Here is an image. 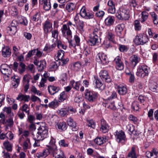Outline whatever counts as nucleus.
Wrapping results in <instances>:
<instances>
[{"mask_svg":"<svg viewBox=\"0 0 158 158\" xmlns=\"http://www.w3.org/2000/svg\"><path fill=\"white\" fill-rule=\"evenodd\" d=\"M147 153V156L148 158H156L157 157L158 152L153 150L152 152H148Z\"/></svg>","mask_w":158,"mask_h":158,"instance_id":"473e14b6","label":"nucleus"},{"mask_svg":"<svg viewBox=\"0 0 158 158\" xmlns=\"http://www.w3.org/2000/svg\"><path fill=\"white\" fill-rule=\"evenodd\" d=\"M101 121L100 130L102 132L106 133L109 131V126L104 119H102Z\"/></svg>","mask_w":158,"mask_h":158,"instance_id":"4468645a","label":"nucleus"},{"mask_svg":"<svg viewBox=\"0 0 158 158\" xmlns=\"http://www.w3.org/2000/svg\"><path fill=\"white\" fill-rule=\"evenodd\" d=\"M114 21L113 17L108 16L105 19V23L106 26H110L113 24Z\"/></svg>","mask_w":158,"mask_h":158,"instance_id":"cd10ccee","label":"nucleus"},{"mask_svg":"<svg viewBox=\"0 0 158 158\" xmlns=\"http://www.w3.org/2000/svg\"><path fill=\"white\" fill-rule=\"evenodd\" d=\"M108 108L113 110H115L116 109V107L115 106L114 102H111L109 104H107Z\"/></svg>","mask_w":158,"mask_h":158,"instance_id":"774afa93","label":"nucleus"},{"mask_svg":"<svg viewBox=\"0 0 158 158\" xmlns=\"http://www.w3.org/2000/svg\"><path fill=\"white\" fill-rule=\"evenodd\" d=\"M106 36L109 41L114 42V40L115 37V35L112 32L108 31L107 32Z\"/></svg>","mask_w":158,"mask_h":158,"instance_id":"a19ab883","label":"nucleus"},{"mask_svg":"<svg viewBox=\"0 0 158 158\" xmlns=\"http://www.w3.org/2000/svg\"><path fill=\"white\" fill-rule=\"evenodd\" d=\"M38 131L36 134L38 140H43L46 138L48 134V127L44 125H41L38 129Z\"/></svg>","mask_w":158,"mask_h":158,"instance_id":"f257e3e1","label":"nucleus"},{"mask_svg":"<svg viewBox=\"0 0 158 158\" xmlns=\"http://www.w3.org/2000/svg\"><path fill=\"white\" fill-rule=\"evenodd\" d=\"M84 23L82 21L79 20L77 25V29L81 33H82L84 31Z\"/></svg>","mask_w":158,"mask_h":158,"instance_id":"bb28decb","label":"nucleus"},{"mask_svg":"<svg viewBox=\"0 0 158 158\" xmlns=\"http://www.w3.org/2000/svg\"><path fill=\"white\" fill-rule=\"evenodd\" d=\"M2 54L4 57H9L11 55V50L7 47H3Z\"/></svg>","mask_w":158,"mask_h":158,"instance_id":"aec40b11","label":"nucleus"},{"mask_svg":"<svg viewBox=\"0 0 158 158\" xmlns=\"http://www.w3.org/2000/svg\"><path fill=\"white\" fill-rule=\"evenodd\" d=\"M3 145L5 149L8 151L11 152L12 151L13 145L8 140L5 141L3 143Z\"/></svg>","mask_w":158,"mask_h":158,"instance_id":"393cba45","label":"nucleus"},{"mask_svg":"<svg viewBox=\"0 0 158 158\" xmlns=\"http://www.w3.org/2000/svg\"><path fill=\"white\" fill-rule=\"evenodd\" d=\"M7 30L10 31L11 33L13 35L15 34L17 31L16 27L9 26L7 28Z\"/></svg>","mask_w":158,"mask_h":158,"instance_id":"3c124183","label":"nucleus"},{"mask_svg":"<svg viewBox=\"0 0 158 158\" xmlns=\"http://www.w3.org/2000/svg\"><path fill=\"white\" fill-rule=\"evenodd\" d=\"M6 125L10 128L12 127L14 125V123L13 119L10 117L6 120Z\"/></svg>","mask_w":158,"mask_h":158,"instance_id":"79ce46f5","label":"nucleus"},{"mask_svg":"<svg viewBox=\"0 0 158 158\" xmlns=\"http://www.w3.org/2000/svg\"><path fill=\"white\" fill-rule=\"evenodd\" d=\"M127 128L131 133L135 129V127L131 124H129L127 126Z\"/></svg>","mask_w":158,"mask_h":158,"instance_id":"338daca9","label":"nucleus"},{"mask_svg":"<svg viewBox=\"0 0 158 158\" xmlns=\"http://www.w3.org/2000/svg\"><path fill=\"white\" fill-rule=\"evenodd\" d=\"M86 12L85 7H83L81 9L80 14L81 16L83 17H84L86 16Z\"/></svg>","mask_w":158,"mask_h":158,"instance_id":"e2e57ef3","label":"nucleus"},{"mask_svg":"<svg viewBox=\"0 0 158 158\" xmlns=\"http://www.w3.org/2000/svg\"><path fill=\"white\" fill-rule=\"evenodd\" d=\"M57 125L58 128L61 131H65L67 128L66 123L64 122H60L58 123Z\"/></svg>","mask_w":158,"mask_h":158,"instance_id":"72a5a7b5","label":"nucleus"},{"mask_svg":"<svg viewBox=\"0 0 158 158\" xmlns=\"http://www.w3.org/2000/svg\"><path fill=\"white\" fill-rule=\"evenodd\" d=\"M108 76L107 72L106 70H102L100 73V77L102 80Z\"/></svg>","mask_w":158,"mask_h":158,"instance_id":"de8ad7c7","label":"nucleus"},{"mask_svg":"<svg viewBox=\"0 0 158 158\" xmlns=\"http://www.w3.org/2000/svg\"><path fill=\"white\" fill-rule=\"evenodd\" d=\"M43 29L44 34V36L48 37V33H50L52 29V24L49 20L46 21L43 26Z\"/></svg>","mask_w":158,"mask_h":158,"instance_id":"39448f33","label":"nucleus"},{"mask_svg":"<svg viewBox=\"0 0 158 158\" xmlns=\"http://www.w3.org/2000/svg\"><path fill=\"white\" fill-rule=\"evenodd\" d=\"M89 39L88 42L89 44L91 46H95L97 43L98 42V39L99 37L97 36H94L91 35H90Z\"/></svg>","mask_w":158,"mask_h":158,"instance_id":"dca6fc26","label":"nucleus"},{"mask_svg":"<svg viewBox=\"0 0 158 158\" xmlns=\"http://www.w3.org/2000/svg\"><path fill=\"white\" fill-rule=\"evenodd\" d=\"M137 156L135 152V148L134 147L132 148L131 151L128 155L127 158H137Z\"/></svg>","mask_w":158,"mask_h":158,"instance_id":"7c9ffc66","label":"nucleus"},{"mask_svg":"<svg viewBox=\"0 0 158 158\" xmlns=\"http://www.w3.org/2000/svg\"><path fill=\"white\" fill-rule=\"evenodd\" d=\"M124 65L122 62L116 64V69L119 70H122L124 69Z\"/></svg>","mask_w":158,"mask_h":158,"instance_id":"4d7b16f0","label":"nucleus"},{"mask_svg":"<svg viewBox=\"0 0 158 158\" xmlns=\"http://www.w3.org/2000/svg\"><path fill=\"white\" fill-rule=\"evenodd\" d=\"M88 125L89 127L94 128L95 127V123L92 120H87Z\"/></svg>","mask_w":158,"mask_h":158,"instance_id":"69168bd1","label":"nucleus"},{"mask_svg":"<svg viewBox=\"0 0 158 158\" xmlns=\"http://www.w3.org/2000/svg\"><path fill=\"white\" fill-rule=\"evenodd\" d=\"M50 153V152L49 150L46 149L44 150L42 152H40L36 153V156L39 158H45Z\"/></svg>","mask_w":158,"mask_h":158,"instance_id":"6ab92c4d","label":"nucleus"},{"mask_svg":"<svg viewBox=\"0 0 158 158\" xmlns=\"http://www.w3.org/2000/svg\"><path fill=\"white\" fill-rule=\"evenodd\" d=\"M52 33V37L56 40H57L59 32L57 30H54L51 31Z\"/></svg>","mask_w":158,"mask_h":158,"instance_id":"09e8293b","label":"nucleus"},{"mask_svg":"<svg viewBox=\"0 0 158 158\" xmlns=\"http://www.w3.org/2000/svg\"><path fill=\"white\" fill-rule=\"evenodd\" d=\"M84 61L85 62V65H89L92 61V58L89 56L85 59Z\"/></svg>","mask_w":158,"mask_h":158,"instance_id":"bf43d9fd","label":"nucleus"},{"mask_svg":"<svg viewBox=\"0 0 158 158\" xmlns=\"http://www.w3.org/2000/svg\"><path fill=\"white\" fill-rule=\"evenodd\" d=\"M40 5H43L44 10L48 11L51 8V4L50 0H39Z\"/></svg>","mask_w":158,"mask_h":158,"instance_id":"9b49d317","label":"nucleus"},{"mask_svg":"<svg viewBox=\"0 0 158 158\" xmlns=\"http://www.w3.org/2000/svg\"><path fill=\"white\" fill-rule=\"evenodd\" d=\"M40 17V14L39 13H36L34 15H33L31 17V20L33 21L37 22L38 21Z\"/></svg>","mask_w":158,"mask_h":158,"instance_id":"603ef678","label":"nucleus"},{"mask_svg":"<svg viewBox=\"0 0 158 158\" xmlns=\"http://www.w3.org/2000/svg\"><path fill=\"white\" fill-rule=\"evenodd\" d=\"M95 84L96 87L100 90H103L104 89L105 85L98 79L95 80Z\"/></svg>","mask_w":158,"mask_h":158,"instance_id":"c85d7f7f","label":"nucleus"},{"mask_svg":"<svg viewBox=\"0 0 158 158\" xmlns=\"http://www.w3.org/2000/svg\"><path fill=\"white\" fill-rule=\"evenodd\" d=\"M131 107L134 110L138 111L139 109L138 102L137 101H134L132 104Z\"/></svg>","mask_w":158,"mask_h":158,"instance_id":"49530a36","label":"nucleus"},{"mask_svg":"<svg viewBox=\"0 0 158 158\" xmlns=\"http://www.w3.org/2000/svg\"><path fill=\"white\" fill-rule=\"evenodd\" d=\"M0 70L2 73L7 77H10L9 75L12 72L10 68L6 64H3L1 65Z\"/></svg>","mask_w":158,"mask_h":158,"instance_id":"1a4fd4ad","label":"nucleus"},{"mask_svg":"<svg viewBox=\"0 0 158 158\" xmlns=\"http://www.w3.org/2000/svg\"><path fill=\"white\" fill-rule=\"evenodd\" d=\"M67 122L69 126L72 127L73 129H75V130H76L77 128L76 123L70 117L68 118Z\"/></svg>","mask_w":158,"mask_h":158,"instance_id":"2f4dec72","label":"nucleus"},{"mask_svg":"<svg viewBox=\"0 0 158 158\" xmlns=\"http://www.w3.org/2000/svg\"><path fill=\"white\" fill-rule=\"evenodd\" d=\"M105 14V12L102 10H99L95 14V15L100 19H102Z\"/></svg>","mask_w":158,"mask_h":158,"instance_id":"c03bdc74","label":"nucleus"},{"mask_svg":"<svg viewBox=\"0 0 158 158\" xmlns=\"http://www.w3.org/2000/svg\"><path fill=\"white\" fill-rule=\"evenodd\" d=\"M55 139H51L50 141L49 145H47V146L48 148L47 149L49 150L50 152L53 150H55L57 148V147L55 144Z\"/></svg>","mask_w":158,"mask_h":158,"instance_id":"4be33fe9","label":"nucleus"},{"mask_svg":"<svg viewBox=\"0 0 158 158\" xmlns=\"http://www.w3.org/2000/svg\"><path fill=\"white\" fill-rule=\"evenodd\" d=\"M60 89V88L59 87L55 86L53 85H50L48 87V92L52 95H53L58 92Z\"/></svg>","mask_w":158,"mask_h":158,"instance_id":"a211bd4d","label":"nucleus"},{"mask_svg":"<svg viewBox=\"0 0 158 158\" xmlns=\"http://www.w3.org/2000/svg\"><path fill=\"white\" fill-rule=\"evenodd\" d=\"M149 74V71L147 66L143 65L139 66L136 75L139 77L143 78L147 76Z\"/></svg>","mask_w":158,"mask_h":158,"instance_id":"f03ea898","label":"nucleus"},{"mask_svg":"<svg viewBox=\"0 0 158 158\" xmlns=\"http://www.w3.org/2000/svg\"><path fill=\"white\" fill-rule=\"evenodd\" d=\"M118 49L121 52H126L128 49V48L126 46L123 45H119Z\"/></svg>","mask_w":158,"mask_h":158,"instance_id":"864d4df0","label":"nucleus"},{"mask_svg":"<svg viewBox=\"0 0 158 158\" xmlns=\"http://www.w3.org/2000/svg\"><path fill=\"white\" fill-rule=\"evenodd\" d=\"M147 36L145 34L136 36L134 41L137 45H143L148 41Z\"/></svg>","mask_w":158,"mask_h":158,"instance_id":"423d86ee","label":"nucleus"},{"mask_svg":"<svg viewBox=\"0 0 158 158\" xmlns=\"http://www.w3.org/2000/svg\"><path fill=\"white\" fill-rule=\"evenodd\" d=\"M125 27L124 24H121L118 25L115 28V30L117 35L120 36L121 34V32Z\"/></svg>","mask_w":158,"mask_h":158,"instance_id":"b1692460","label":"nucleus"},{"mask_svg":"<svg viewBox=\"0 0 158 158\" xmlns=\"http://www.w3.org/2000/svg\"><path fill=\"white\" fill-rule=\"evenodd\" d=\"M19 49L15 46H14L13 47V56H17L19 54Z\"/></svg>","mask_w":158,"mask_h":158,"instance_id":"8fccbe9b","label":"nucleus"},{"mask_svg":"<svg viewBox=\"0 0 158 158\" xmlns=\"http://www.w3.org/2000/svg\"><path fill=\"white\" fill-rule=\"evenodd\" d=\"M57 46L59 49H66L67 48V46L62 44L61 41L60 40H58L57 42Z\"/></svg>","mask_w":158,"mask_h":158,"instance_id":"6e6d98bb","label":"nucleus"},{"mask_svg":"<svg viewBox=\"0 0 158 158\" xmlns=\"http://www.w3.org/2000/svg\"><path fill=\"white\" fill-rule=\"evenodd\" d=\"M58 67V65L54 62L50 64L49 67V69L50 71H53L56 70Z\"/></svg>","mask_w":158,"mask_h":158,"instance_id":"c9c22d12","label":"nucleus"},{"mask_svg":"<svg viewBox=\"0 0 158 158\" xmlns=\"http://www.w3.org/2000/svg\"><path fill=\"white\" fill-rule=\"evenodd\" d=\"M72 25V22L69 21L67 24H64L63 25L62 28H61L62 33L63 35H65L66 33L68 35H70L72 34V32L70 30L69 26H71Z\"/></svg>","mask_w":158,"mask_h":158,"instance_id":"9d476101","label":"nucleus"},{"mask_svg":"<svg viewBox=\"0 0 158 158\" xmlns=\"http://www.w3.org/2000/svg\"><path fill=\"white\" fill-rule=\"evenodd\" d=\"M128 119L130 121H132L134 123H136L138 120L137 118L132 114H130L129 115Z\"/></svg>","mask_w":158,"mask_h":158,"instance_id":"052dcab7","label":"nucleus"},{"mask_svg":"<svg viewBox=\"0 0 158 158\" xmlns=\"http://www.w3.org/2000/svg\"><path fill=\"white\" fill-rule=\"evenodd\" d=\"M106 137H97L94 139V141L97 145H100L106 142Z\"/></svg>","mask_w":158,"mask_h":158,"instance_id":"412c9836","label":"nucleus"},{"mask_svg":"<svg viewBox=\"0 0 158 158\" xmlns=\"http://www.w3.org/2000/svg\"><path fill=\"white\" fill-rule=\"evenodd\" d=\"M85 98L89 102H93L96 100L98 94L96 92L91 91L87 89L85 90Z\"/></svg>","mask_w":158,"mask_h":158,"instance_id":"7ed1b4c3","label":"nucleus"},{"mask_svg":"<svg viewBox=\"0 0 158 158\" xmlns=\"http://www.w3.org/2000/svg\"><path fill=\"white\" fill-rule=\"evenodd\" d=\"M97 62L103 64H107L109 60L106 55L103 53H98L96 57Z\"/></svg>","mask_w":158,"mask_h":158,"instance_id":"0eeeda50","label":"nucleus"},{"mask_svg":"<svg viewBox=\"0 0 158 158\" xmlns=\"http://www.w3.org/2000/svg\"><path fill=\"white\" fill-rule=\"evenodd\" d=\"M56 61L55 62L56 63L57 65L63 66L64 64H66L68 62L69 60L67 58L66 59H55Z\"/></svg>","mask_w":158,"mask_h":158,"instance_id":"a878e982","label":"nucleus"},{"mask_svg":"<svg viewBox=\"0 0 158 158\" xmlns=\"http://www.w3.org/2000/svg\"><path fill=\"white\" fill-rule=\"evenodd\" d=\"M90 35L99 37L101 35V30L99 28H96L94 29L93 33H91Z\"/></svg>","mask_w":158,"mask_h":158,"instance_id":"e433bc0d","label":"nucleus"},{"mask_svg":"<svg viewBox=\"0 0 158 158\" xmlns=\"http://www.w3.org/2000/svg\"><path fill=\"white\" fill-rule=\"evenodd\" d=\"M153 110L152 109H150L148 112V117L151 120H154L153 117Z\"/></svg>","mask_w":158,"mask_h":158,"instance_id":"13d9d810","label":"nucleus"},{"mask_svg":"<svg viewBox=\"0 0 158 158\" xmlns=\"http://www.w3.org/2000/svg\"><path fill=\"white\" fill-rule=\"evenodd\" d=\"M28 109V106L25 104L23 105L22 107V110L23 111H24L27 113L28 115L29 114V110H27Z\"/></svg>","mask_w":158,"mask_h":158,"instance_id":"5fc2aeb1","label":"nucleus"},{"mask_svg":"<svg viewBox=\"0 0 158 158\" xmlns=\"http://www.w3.org/2000/svg\"><path fill=\"white\" fill-rule=\"evenodd\" d=\"M129 12L128 10L122 9L116 14V17L119 20H128L130 17Z\"/></svg>","mask_w":158,"mask_h":158,"instance_id":"20e7f679","label":"nucleus"},{"mask_svg":"<svg viewBox=\"0 0 158 158\" xmlns=\"http://www.w3.org/2000/svg\"><path fill=\"white\" fill-rule=\"evenodd\" d=\"M110 96L108 98V100H111L112 99H114L117 98V95L116 93L115 92L113 91L110 93Z\"/></svg>","mask_w":158,"mask_h":158,"instance_id":"680f3d73","label":"nucleus"},{"mask_svg":"<svg viewBox=\"0 0 158 158\" xmlns=\"http://www.w3.org/2000/svg\"><path fill=\"white\" fill-rule=\"evenodd\" d=\"M31 76L28 75H25L23 78V82L24 85V91L27 92L29 88V82Z\"/></svg>","mask_w":158,"mask_h":158,"instance_id":"f8f14e48","label":"nucleus"},{"mask_svg":"<svg viewBox=\"0 0 158 158\" xmlns=\"http://www.w3.org/2000/svg\"><path fill=\"white\" fill-rule=\"evenodd\" d=\"M67 98V94L65 92L63 91L60 93L59 98V102H62Z\"/></svg>","mask_w":158,"mask_h":158,"instance_id":"ea45409f","label":"nucleus"},{"mask_svg":"<svg viewBox=\"0 0 158 158\" xmlns=\"http://www.w3.org/2000/svg\"><path fill=\"white\" fill-rule=\"evenodd\" d=\"M64 52L62 50H60L58 51L57 56L55 58V59H64Z\"/></svg>","mask_w":158,"mask_h":158,"instance_id":"58836bf2","label":"nucleus"},{"mask_svg":"<svg viewBox=\"0 0 158 158\" xmlns=\"http://www.w3.org/2000/svg\"><path fill=\"white\" fill-rule=\"evenodd\" d=\"M75 42L76 45L79 46L80 45V39L77 35H75L74 36V40Z\"/></svg>","mask_w":158,"mask_h":158,"instance_id":"0e129e2a","label":"nucleus"},{"mask_svg":"<svg viewBox=\"0 0 158 158\" xmlns=\"http://www.w3.org/2000/svg\"><path fill=\"white\" fill-rule=\"evenodd\" d=\"M132 66L134 67L140 61V57L137 55H134L131 56L129 59Z\"/></svg>","mask_w":158,"mask_h":158,"instance_id":"2eb2a0df","label":"nucleus"},{"mask_svg":"<svg viewBox=\"0 0 158 158\" xmlns=\"http://www.w3.org/2000/svg\"><path fill=\"white\" fill-rule=\"evenodd\" d=\"M117 90L118 93L122 95L125 94L127 92L126 87L121 85L118 86Z\"/></svg>","mask_w":158,"mask_h":158,"instance_id":"5701e85b","label":"nucleus"},{"mask_svg":"<svg viewBox=\"0 0 158 158\" xmlns=\"http://www.w3.org/2000/svg\"><path fill=\"white\" fill-rule=\"evenodd\" d=\"M68 113V110L65 108L61 109L58 112L59 114L62 117H64Z\"/></svg>","mask_w":158,"mask_h":158,"instance_id":"a18cd8bd","label":"nucleus"},{"mask_svg":"<svg viewBox=\"0 0 158 158\" xmlns=\"http://www.w3.org/2000/svg\"><path fill=\"white\" fill-rule=\"evenodd\" d=\"M50 153H52L53 156L55 158H66L64 156V153L61 150H58L57 148L50 151Z\"/></svg>","mask_w":158,"mask_h":158,"instance_id":"ddd939ff","label":"nucleus"},{"mask_svg":"<svg viewBox=\"0 0 158 158\" xmlns=\"http://www.w3.org/2000/svg\"><path fill=\"white\" fill-rule=\"evenodd\" d=\"M117 141L119 143H123L126 141L124 132L122 131H117L115 132Z\"/></svg>","mask_w":158,"mask_h":158,"instance_id":"6e6552de","label":"nucleus"},{"mask_svg":"<svg viewBox=\"0 0 158 158\" xmlns=\"http://www.w3.org/2000/svg\"><path fill=\"white\" fill-rule=\"evenodd\" d=\"M141 22H143L145 21L148 18V13L146 11H143L141 13Z\"/></svg>","mask_w":158,"mask_h":158,"instance_id":"37998d69","label":"nucleus"},{"mask_svg":"<svg viewBox=\"0 0 158 158\" xmlns=\"http://www.w3.org/2000/svg\"><path fill=\"white\" fill-rule=\"evenodd\" d=\"M75 5L72 3H68L66 6V10L69 12H72L75 8Z\"/></svg>","mask_w":158,"mask_h":158,"instance_id":"c756f323","label":"nucleus"},{"mask_svg":"<svg viewBox=\"0 0 158 158\" xmlns=\"http://www.w3.org/2000/svg\"><path fill=\"white\" fill-rule=\"evenodd\" d=\"M109 6L108 12L111 14H114L115 12V6L114 3L111 0H109L107 3Z\"/></svg>","mask_w":158,"mask_h":158,"instance_id":"f3484780","label":"nucleus"},{"mask_svg":"<svg viewBox=\"0 0 158 158\" xmlns=\"http://www.w3.org/2000/svg\"><path fill=\"white\" fill-rule=\"evenodd\" d=\"M59 102L56 100H54L53 101L49 103L48 106L49 107L53 109L56 108L59 105Z\"/></svg>","mask_w":158,"mask_h":158,"instance_id":"f704fd0d","label":"nucleus"},{"mask_svg":"<svg viewBox=\"0 0 158 158\" xmlns=\"http://www.w3.org/2000/svg\"><path fill=\"white\" fill-rule=\"evenodd\" d=\"M150 15L152 17L153 21L155 24H158V16L154 12H151Z\"/></svg>","mask_w":158,"mask_h":158,"instance_id":"4c0bfd02","label":"nucleus"}]
</instances>
